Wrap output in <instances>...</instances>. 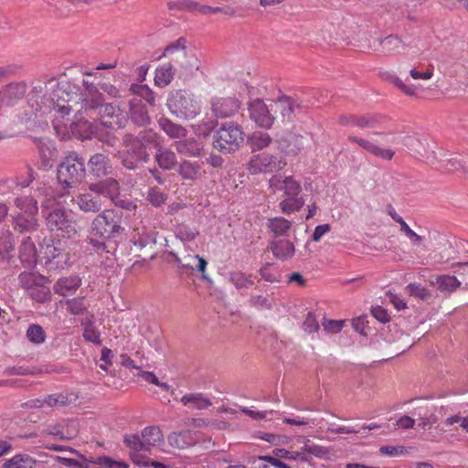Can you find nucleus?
I'll return each mask as SVG.
<instances>
[{
  "label": "nucleus",
  "mask_w": 468,
  "mask_h": 468,
  "mask_svg": "<svg viewBox=\"0 0 468 468\" xmlns=\"http://www.w3.org/2000/svg\"><path fill=\"white\" fill-rule=\"evenodd\" d=\"M83 90H80L76 85L62 80L54 90V96L58 112L62 117L69 114V110L80 103L78 112L84 111L88 118L99 122L102 126L115 130L122 128L127 117L118 106L112 103H104V98L98 91L96 86L87 80H82Z\"/></svg>",
  "instance_id": "1"
},
{
  "label": "nucleus",
  "mask_w": 468,
  "mask_h": 468,
  "mask_svg": "<svg viewBox=\"0 0 468 468\" xmlns=\"http://www.w3.org/2000/svg\"><path fill=\"white\" fill-rule=\"evenodd\" d=\"M58 83L59 82L50 80L47 84L37 82L33 85L27 97V104L31 108V111L30 112H26L25 116L20 117V122L27 123L38 115L42 116L51 110H54L57 115H55L53 126L58 135L62 139L69 137L70 133L81 140L90 139L91 136L96 135L97 124L86 119L88 116L83 110L80 112L77 111L80 109V103L77 106L73 104V108L69 110V112L73 110L76 111L77 114L80 115L79 119L70 122L69 125L64 122V118L69 114L62 117V113L58 112L56 98L54 96V90H56Z\"/></svg>",
  "instance_id": "2"
},
{
  "label": "nucleus",
  "mask_w": 468,
  "mask_h": 468,
  "mask_svg": "<svg viewBox=\"0 0 468 468\" xmlns=\"http://www.w3.org/2000/svg\"><path fill=\"white\" fill-rule=\"evenodd\" d=\"M42 213L48 229L58 236L72 239L78 234L72 211L65 209L55 197H47L42 203Z\"/></svg>",
  "instance_id": "3"
},
{
  "label": "nucleus",
  "mask_w": 468,
  "mask_h": 468,
  "mask_svg": "<svg viewBox=\"0 0 468 468\" xmlns=\"http://www.w3.org/2000/svg\"><path fill=\"white\" fill-rule=\"evenodd\" d=\"M123 230L117 213L114 210L107 209L97 215L92 220L87 241L97 250H104L105 240L120 235Z\"/></svg>",
  "instance_id": "4"
},
{
  "label": "nucleus",
  "mask_w": 468,
  "mask_h": 468,
  "mask_svg": "<svg viewBox=\"0 0 468 468\" xmlns=\"http://www.w3.org/2000/svg\"><path fill=\"white\" fill-rule=\"evenodd\" d=\"M15 209L12 225L15 231L20 234H33L40 227L37 201L31 197H17L14 200Z\"/></svg>",
  "instance_id": "5"
},
{
  "label": "nucleus",
  "mask_w": 468,
  "mask_h": 468,
  "mask_svg": "<svg viewBox=\"0 0 468 468\" xmlns=\"http://www.w3.org/2000/svg\"><path fill=\"white\" fill-rule=\"evenodd\" d=\"M166 106L172 115L185 121L195 119L202 111L201 99L186 90L171 91Z\"/></svg>",
  "instance_id": "6"
},
{
  "label": "nucleus",
  "mask_w": 468,
  "mask_h": 468,
  "mask_svg": "<svg viewBox=\"0 0 468 468\" xmlns=\"http://www.w3.org/2000/svg\"><path fill=\"white\" fill-rule=\"evenodd\" d=\"M269 184L274 191H283L287 196L280 202V207L283 213L291 214L303 207L305 199L299 197L302 191L301 184L292 176L277 174L271 177Z\"/></svg>",
  "instance_id": "7"
},
{
  "label": "nucleus",
  "mask_w": 468,
  "mask_h": 468,
  "mask_svg": "<svg viewBox=\"0 0 468 468\" xmlns=\"http://www.w3.org/2000/svg\"><path fill=\"white\" fill-rule=\"evenodd\" d=\"M84 160L76 153H69L58 167V180L64 189L75 187L85 177Z\"/></svg>",
  "instance_id": "8"
},
{
  "label": "nucleus",
  "mask_w": 468,
  "mask_h": 468,
  "mask_svg": "<svg viewBox=\"0 0 468 468\" xmlns=\"http://www.w3.org/2000/svg\"><path fill=\"white\" fill-rule=\"evenodd\" d=\"M244 135L242 128L238 123L226 122L214 133L213 146L221 152H235L243 144Z\"/></svg>",
  "instance_id": "9"
},
{
  "label": "nucleus",
  "mask_w": 468,
  "mask_h": 468,
  "mask_svg": "<svg viewBox=\"0 0 468 468\" xmlns=\"http://www.w3.org/2000/svg\"><path fill=\"white\" fill-rule=\"evenodd\" d=\"M274 108L275 104L272 101L267 103L261 99H255L249 104L250 117L258 126L269 129L275 120Z\"/></svg>",
  "instance_id": "10"
},
{
  "label": "nucleus",
  "mask_w": 468,
  "mask_h": 468,
  "mask_svg": "<svg viewBox=\"0 0 468 468\" xmlns=\"http://www.w3.org/2000/svg\"><path fill=\"white\" fill-rule=\"evenodd\" d=\"M286 164V161L282 157L264 152L252 155L247 167L250 174L257 175L282 169Z\"/></svg>",
  "instance_id": "11"
},
{
  "label": "nucleus",
  "mask_w": 468,
  "mask_h": 468,
  "mask_svg": "<svg viewBox=\"0 0 468 468\" xmlns=\"http://www.w3.org/2000/svg\"><path fill=\"white\" fill-rule=\"evenodd\" d=\"M39 262L48 270L63 268L68 261V255L61 252V250L55 246L53 240L44 241L40 246Z\"/></svg>",
  "instance_id": "12"
},
{
  "label": "nucleus",
  "mask_w": 468,
  "mask_h": 468,
  "mask_svg": "<svg viewBox=\"0 0 468 468\" xmlns=\"http://www.w3.org/2000/svg\"><path fill=\"white\" fill-rule=\"evenodd\" d=\"M133 146L127 151H132L136 160L146 161L148 154L145 149L150 146H159V135L152 130L144 131L137 138L133 139Z\"/></svg>",
  "instance_id": "13"
},
{
  "label": "nucleus",
  "mask_w": 468,
  "mask_h": 468,
  "mask_svg": "<svg viewBox=\"0 0 468 468\" xmlns=\"http://www.w3.org/2000/svg\"><path fill=\"white\" fill-rule=\"evenodd\" d=\"M310 142L309 135H301L295 133H288L278 139L280 150L288 156L297 155Z\"/></svg>",
  "instance_id": "14"
},
{
  "label": "nucleus",
  "mask_w": 468,
  "mask_h": 468,
  "mask_svg": "<svg viewBox=\"0 0 468 468\" xmlns=\"http://www.w3.org/2000/svg\"><path fill=\"white\" fill-rule=\"evenodd\" d=\"M24 82H13L0 90V109L11 107L21 100L27 92Z\"/></svg>",
  "instance_id": "15"
},
{
  "label": "nucleus",
  "mask_w": 468,
  "mask_h": 468,
  "mask_svg": "<svg viewBox=\"0 0 468 468\" xmlns=\"http://www.w3.org/2000/svg\"><path fill=\"white\" fill-rule=\"evenodd\" d=\"M78 207L86 213H95L101 210L102 199L98 191L91 190L90 186L88 189L79 194L74 199Z\"/></svg>",
  "instance_id": "16"
},
{
  "label": "nucleus",
  "mask_w": 468,
  "mask_h": 468,
  "mask_svg": "<svg viewBox=\"0 0 468 468\" xmlns=\"http://www.w3.org/2000/svg\"><path fill=\"white\" fill-rule=\"evenodd\" d=\"M274 104L275 111L279 110L283 120L288 122L291 121L292 117L304 112L307 109L305 105L287 96L280 97L276 101H274Z\"/></svg>",
  "instance_id": "17"
},
{
  "label": "nucleus",
  "mask_w": 468,
  "mask_h": 468,
  "mask_svg": "<svg viewBox=\"0 0 468 468\" xmlns=\"http://www.w3.org/2000/svg\"><path fill=\"white\" fill-rule=\"evenodd\" d=\"M155 235V231L149 229L145 223L141 220L132 227L130 239L134 246L143 249L150 243L156 242Z\"/></svg>",
  "instance_id": "18"
},
{
  "label": "nucleus",
  "mask_w": 468,
  "mask_h": 468,
  "mask_svg": "<svg viewBox=\"0 0 468 468\" xmlns=\"http://www.w3.org/2000/svg\"><path fill=\"white\" fill-rule=\"evenodd\" d=\"M175 261L180 268L197 271L201 273L204 280H208L206 272L207 262L204 258L187 253L183 256L176 255Z\"/></svg>",
  "instance_id": "19"
},
{
  "label": "nucleus",
  "mask_w": 468,
  "mask_h": 468,
  "mask_svg": "<svg viewBox=\"0 0 468 468\" xmlns=\"http://www.w3.org/2000/svg\"><path fill=\"white\" fill-rule=\"evenodd\" d=\"M239 108V102L233 98H215L211 101V109L217 118L230 117Z\"/></svg>",
  "instance_id": "20"
},
{
  "label": "nucleus",
  "mask_w": 468,
  "mask_h": 468,
  "mask_svg": "<svg viewBox=\"0 0 468 468\" xmlns=\"http://www.w3.org/2000/svg\"><path fill=\"white\" fill-rule=\"evenodd\" d=\"M348 140L350 142L357 144L368 154L381 160L389 161L395 155V151H393L392 149L380 147L367 139L359 138L356 136H349Z\"/></svg>",
  "instance_id": "21"
},
{
  "label": "nucleus",
  "mask_w": 468,
  "mask_h": 468,
  "mask_svg": "<svg viewBox=\"0 0 468 468\" xmlns=\"http://www.w3.org/2000/svg\"><path fill=\"white\" fill-rule=\"evenodd\" d=\"M35 243L30 236H25L19 246V258L21 262L27 266H34L39 261Z\"/></svg>",
  "instance_id": "22"
},
{
  "label": "nucleus",
  "mask_w": 468,
  "mask_h": 468,
  "mask_svg": "<svg viewBox=\"0 0 468 468\" xmlns=\"http://www.w3.org/2000/svg\"><path fill=\"white\" fill-rule=\"evenodd\" d=\"M46 432L60 440H71L78 434V424L74 420H68L47 428Z\"/></svg>",
  "instance_id": "23"
},
{
  "label": "nucleus",
  "mask_w": 468,
  "mask_h": 468,
  "mask_svg": "<svg viewBox=\"0 0 468 468\" xmlns=\"http://www.w3.org/2000/svg\"><path fill=\"white\" fill-rule=\"evenodd\" d=\"M271 250L275 258L287 261L294 255L295 247L290 239L279 238L271 241Z\"/></svg>",
  "instance_id": "24"
},
{
  "label": "nucleus",
  "mask_w": 468,
  "mask_h": 468,
  "mask_svg": "<svg viewBox=\"0 0 468 468\" xmlns=\"http://www.w3.org/2000/svg\"><path fill=\"white\" fill-rule=\"evenodd\" d=\"M90 189L98 191L101 197H108L112 202L118 198L119 184L115 179L109 178L99 183L90 184Z\"/></svg>",
  "instance_id": "25"
},
{
  "label": "nucleus",
  "mask_w": 468,
  "mask_h": 468,
  "mask_svg": "<svg viewBox=\"0 0 468 468\" xmlns=\"http://www.w3.org/2000/svg\"><path fill=\"white\" fill-rule=\"evenodd\" d=\"M81 285V279L79 276H69L58 279L54 284V292L62 296L73 294Z\"/></svg>",
  "instance_id": "26"
},
{
  "label": "nucleus",
  "mask_w": 468,
  "mask_h": 468,
  "mask_svg": "<svg viewBox=\"0 0 468 468\" xmlns=\"http://www.w3.org/2000/svg\"><path fill=\"white\" fill-rule=\"evenodd\" d=\"M88 165L90 173L96 177L108 175L112 169L109 159L102 154L92 155L88 162Z\"/></svg>",
  "instance_id": "27"
},
{
  "label": "nucleus",
  "mask_w": 468,
  "mask_h": 468,
  "mask_svg": "<svg viewBox=\"0 0 468 468\" xmlns=\"http://www.w3.org/2000/svg\"><path fill=\"white\" fill-rule=\"evenodd\" d=\"M76 399L72 395L58 393L52 394L47 397L45 400H32L29 401L30 407L43 408L45 404L48 407H60L73 402Z\"/></svg>",
  "instance_id": "28"
},
{
  "label": "nucleus",
  "mask_w": 468,
  "mask_h": 468,
  "mask_svg": "<svg viewBox=\"0 0 468 468\" xmlns=\"http://www.w3.org/2000/svg\"><path fill=\"white\" fill-rule=\"evenodd\" d=\"M130 112L131 118L135 124L144 126L149 122L148 112L142 105L141 101L137 99L133 100L130 104Z\"/></svg>",
  "instance_id": "29"
},
{
  "label": "nucleus",
  "mask_w": 468,
  "mask_h": 468,
  "mask_svg": "<svg viewBox=\"0 0 468 468\" xmlns=\"http://www.w3.org/2000/svg\"><path fill=\"white\" fill-rule=\"evenodd\" d=\"M19 284L28 291V292L34 289L37 285L42 283H48V280L43 276L34 272H22L18 276Z\"/></svg>",
  "instance_id": "30"
},
{
  "label": "nucleus",
  "mask_w": 468,
  "mask_h": 468,
  "mask_svg": "<svg viewBox=\"0 0 468 468\" xmlns=\"http://www.w3.org/2000/svg\"><path fill=\"white\" fill-rule=\"evenodd\" d=\"M178 173L185 180H197L202 176L200 165L189 161H184L180 164Z\"/></svg>",
  "instance_id": "31"
},
{
  "label": "nucleus",
  "mask_w": 468,
  "mask_h": 468,
  "mask_svg": "<svg viewBox=\"0 0 468 468\" xmlns=\"http://www.w3.org/2000/svg\"><path fill=\"white\" fill-rule=\"evenodd\" d=\"M142 438L146 450L157 446L163 441V433L159 427L150 426L142 431Z\"/></svg>",
  "instance_id": "32"
},
{
  "label": "nucleus",
  "mask_w": 468,
  "mask_h": 468,
  "mask_svg": "<svg viewBox=\"0 0 468 468\" xmlns=\"http://www.w3.org/2000/svg\"><path fill=\"white\" fill-rule=\"evenodd\" d=\"M160 128L171 138L178 139L186 135V130L180 124L175 123L167 118L158 121Z\"/></svg>",
  "instance_id": "33"
},
{
  "label": "nucleus",
  "mask_w": 468,
  "mask_h": 468,
  "mask_svg": "<svg viewBox=\"0 0 468 468\" xmlns=\"http://www.w3.org/2000/svg\"><path fill=\"white\" fill-rule=\"evenodd\" d=\"M37 461L28 454H16L7 460L4 468H35Z\"/></svg>",
  "instance_id": "34"
},
{
  "label": "nucleus",
  "mask_w": 468,
  "mask_h": 468,
  "mask_svg": "<svg viewBox=\"0 0 468 468\" xmlns=\"http://www.w3.org/2000/svg\"><path fill=\"white\" fill-rule=\"evenodd\" d=\"M155 160L158 165L165 170H171L177 162L176 156L173 151L161 147L156 152Z\"/></svg>",
  "instance_id": "35"
},
{
  "label": "nucleus",
  "mask_w": 468,
  "mask_h": 468,
  "mask_svg": "<svg viewBox=\"0 0 468 468\" xmlns=\"http://www.w3.org/2000/svg\"><path fill=\"white\" fill-rule=\"evenodd\" d=\"M185 406L193 407L198 410L207 409L211 405L210 400L201 393H189L181 398Z\"/></svg>",
  "instance_id": "36"
},
{
  "label": "nucleus",
  "mask_w": 468,
  "mask_h": 468,
  "mask_svg": "<svg viewBox=\"0 0 468 468\" xmlns=\"http://www.w3.org/2000/svg\"><path fill=\"white\" fill-rule=\"evenodd\" d=\"M174 70L171 64H163L156 68L154 76V84L158 87L167 86L173 80Z\"/></svg>",
  "instance_id": "37"
},
{
  "label": "nucleus",
  "mask_w": 468,
  "mask_h": 468,
  "mask_svg": "<svg viewBox=\"0 0 468 468\" xmlns=\"http://www.w3.org/2000/svg\"><path fill=\"white\" fill-rule=\"evenodd\" d=\"M271 143V138L270 134L265 132L256 131L248 138V144L252 151H259L266 148Z\"/></svg>",
  "instance_id": "38"
},
{
  "label": "nucleus",
  "mask_w": 468,
  "mask_h": 468,
  "mask_svg": "<svg viewBox=\"0 0 468 468\" xmlns=\"http://www.w3.org/2000/svg\"><path fill=\"white\" fill-rule=\"evenodd\" d=\"M391 81L407 96L417 97L424 90L423 86L420 83H408L407 80H402L396 76L392 78Z\"/></svg>",
  "instance_id": "39"
},
{
  "label": "nucleus",
  "mask_w": 468,
  "mask_h": 468,
  "mask_svg": "<svg viewBox=\"0 0 468 468\" xmlns=\"http://www.w3.org/2000/svg\"><path fill=\"white\" fill-rule=\"evenodd\" d=\"M176 149L178 153L187 156H197L200 154L201 148L195 139H186L176 142Z\"/></svg>",
  "instance_id": "40"
},
{
  "label": "nucleus",
  "mask_w": 468,
  "mask_h": 468,
  "mask_svg": "<svg viewBox=\"0 0 468 468\" xmlns=\"http://www.w3.org/2000/svg\"><path fill=\"white\" fill-rule=\"evenodd\" d=\"M435 284L442 292H452L461 286V282L451 275H440L436 278Z\"/></svg>",
  "instance_id": "41"
},
{
  "label": "nucleus",
  "mask_w": 468,
  "mask_h": 468,
  "mask_svg": "<svg viewBox=\"0 0 468 468\" xmlns=\"http://www.w3.org/2000/svg\"><path fill=\"white\" fill-rule=\"evenodd\" d=\"M229 282L238 290L249 289L254 284V280L251 275H248L239 271L229 273Z\"/></svg>",
  "instance_id": "42"
},
{
  "label": "nucleus",
  "mask_w": 468,
  "mask_h": 468,
  "mask_svg": "<svg viewBox=\"0 0 468 468\" xmlns=\"http://www.w3.org/2000/svg\"><path fill=\"white\" fill-rule=\"evenodd\" d=\"M13 236L9 231H7L0 238V261H8L13 257Z\"/></svg>",
  "instance_id": "43"
},
{
  "label": "nucleus",
  "mask_w": 468,
  "mask_h": 468,
  "mask_svg": "<svg viewBox=\"0 0 468 468\" xmlns=\"http://www.w3.org/2000/svg\"><path fill=\"white\" fill-rule=\"evenodd\" d=\"M168 442L173 447L184 449L193 443V439L189 431L173 432L168 436Z\"/></svg>",
  "instance_id": "44"
},
{
  "label": "nucleus",
  "mask_w": 468,
  "mask_h": 468,
  "mask_svg": "<svg viewBox=\"0 0 468 468\" xmlns=\"http://www.w3.org/2000/svg\"><path fill=\"white\" fill-rule=\"evenodd\" d=\"M291 222L283 218H274L269 220L268 227L271 232L279 239L286 235L291 228Z\"/></svg>",
  "instance_id": "45"
},
{
  "label": "nucleus",
  "mask_w": 468,
  "mask_h": 468,
  "mask_svg": "<svg viewBox=\"0 0 468 468\" xmlns=\"http://www.w3.org/2000/svg\"><path fill=\"white\" fill-rule=\"evenodd\" d=\"M434 69L432 66L418 65L412 67L409 75L415 80H429L433 77Z\"/></svg>",
  "instance_id": "46"
},
{
  "label": "nucleus",
  "mask_w": 468,
  "mask_h": 468,
  "mask_svg": "<svg viewBox=\"0 0 468 468\" xmlns=\"http://www.w3.org/2000/svg\"><path fill=\"white\" fill-rule=\"evenodd\" d=\"M198 235V231L196 228L180 224L176 229V237L183 242H190L194 240Z\"/></svg>",
  "instance_id": "47"
},
{
  "label": "nucleus",
  "mask_w": 468,
  "mask_h": 468,
  "mask_svg": "<svg viewBox=\"0 0 468 468\" xmlns=\"http://www.w3.org/2000/svg\"><path fill=\"white\" fill-rule=\"evenodd\" d=\"M131 91L144 101H146L150 105H154L155 101V97L153 90L144 84H133L131 86Z\"/></svg>",
  "instance_id": "48"
},
{
  "label": "nucleus",
  "mask_w": 468,
  "mask_h": 468,
  "mask_svg": "<svg viewBox=\"0 0 468 468\" xmlns=\"http://www.w3.org/2000/svg\"><path fill=\"white\" fill-rule=\"evenodd\" d=\"M123 442L127 448L133 452H138L146 450L142 436L138 434H127L123 438Z\"/></svg>",
  "instance_id": "49"
},
{
  "label": "nucleus",
  "mask_w": 468,
  "mask_h": 468,
  "mask_svg": "<svg viewBox=\"0 0 468 468\" xmlns=\"http://www.w3.org/2000/svg\"><path fill=\"white\" fill-rule=\"evenodd\" d=\"M47 283H42L41 285H37L34 289H32L28 293L37 303H46L50 300L51 293L50 290Z\"/></svg>",
  "instance_id": "50"
},
{
  "label": "nucleus",
  "mask_w": 468,
  "mask_h": 468,
  "mask_svg": "<svg viewBox=\"0 0 468 468\" xmlns=\"http://www.w3.org/2000/svg\"><path fill=\"white\" fill-rule=\"evenodd\" d=\"M274 457L284 458L292 461H305L306 452L301 451H289L285 449H275L273 451Z\"/></svg>",
  "instance_id": "51"
},
{
  "label": "nucleus",
  "mask_w": 468,
  "mask_h": 468,
  "mask_svg": "<svg viewBox=\"0 0 468 468\" xmlns=\"http://www.w3.org/2000/svg\"><path fill=\"white\" fill-rule=\"evenodd\" d=\"M302 452H306V460L304 462L308 461L309 457L312 455L323 459L327 458L329 454V452L325 447L316 445L314 443H306L302 448Z\"/></svg>",
  "instance_id": "52"
},
{
  "label": "nucleus",
  "mask_w": 468,
  "mask_h": 468,
  "mask_svg": "<svg viewBox=\"0 0 468 468\" xmlns=\"http://www.w3.org/2000/svg\"><path fill=\"white\" fill-rule=\"evenodd\" d=\"M260 463L256 468H290L274 456L261 455L258 457Z\"/></svg>",
  "instance_id": "53"
},
{
  "label": "nucleus",
  "mask_w": 468,
  "mask_h": 468,
  "mask_svg": "<svg viewBox=\"0 0 468 468\" xmlns=\"http://www.w3.org/2000/svg\"><path fill=\"white\" fill-rule=\"evenodd\" d=\"M83 337L85 340L96 345H101V334L93 323L84 324Z\"/></svg>",
  "instance_id": "54"
},
{
  "label": "nucleus",
  "mask_w": 468,
  "mask_h": 468,
  "mask_svg": "<svg viewBox=\"0 0 468 468\" xmlns=\"http://www.w3.org/2000/svg\"><path fill=\"white\" fill-rule=\"evenodd\" d=\"M27 337L34 344H41L46 339V334L40 325L32 324L27 330Z\"/></svg>",
  "instance_id": "55"
},
{
  "label": "nucleus",
  "mask_w": 468,
  "mask_h": 468,
  "mask_svg": "<svg viewBox=\"0 0 468 468\" xmlns=\"http://www.w3.org/2000/svg\"><path fill=\"white\" fill-rule=\"evenodd\" d=\"M185 44V38H178L175 43H172L165 48L164 51L165 56H169L175 53L177 54V58H179L181 56H186Z\"/></svg>",
  "instance_id": "56"
},
{
  "label": "nucleus",
  "mask_w": 468,
  "mask_h": 468,
  "mask_svg": "<svg viewBox=\"0 0 468 468\" xmlns=\"http://www.w3.org/2000/svg\"><path fill=\"white\" fill-rule=\"evenodd\" d=\"M407 292L419 299H426L430 296V292L427 288L422 286L420 283L411 282L406 287Z\"/></svg>",
  "instance_id": "57"
},
{
  "label": "nucleus",
  "mask_w": 468,
  "mask_h": 468,
  "mask_svg": "<svg viewBox=\"0 0 468 468\" xmlns=\"http://www.w3.org/2000/svg\"><path fill=\"white\" fill-rule=\"evenodd\" d=\"M182 57L185 58L186 61L182 62L181 66L186 69V72L193 74L199 69L200 61L195 54H187L186 52V56Z\"/></svg>",
  "instance_id": "58"
},
{
  "label": "nucleus",
  "mask_w": 468,
  "mask_h": 468,
  "mask_svg": "<svg viewBox=\"0 0 468 468\" xmlns=\"http://www.w3.org/2000/svg\"><path fill=\"white\" fill-rule=\"evenodd\" d=\"M342 123L351 124L361 128L372 126V121L367 116H346L341 119Z\"/></svg>",
  "instance_id": "59"
},
{
  "label": "nucleus",
  "mask_w": 468,
  "mask_h": 468,
  "mask_svg": "<svg viewBox=\"0 0 468 468\" xmlns=\"http://www.w3.org/2000/svg\"><path fill=\"white\" fill-rule=\"evenodd\" d=\"M147 199L153 206L159 207L165 202L166 195L159 188L153 187L148 191Z\"/></svg>",
  "instance_id": "60"
},
{
  "label": "nucleus",
  "mask_w": 468,
  "mask_h": 468,
  "mask_svg": "<svg viewBox=\"0 0 468 468\" xmlns=\"http://www.w3.org/2000/svg\"><path fill=\"white\" fill-rule=\"evenodd\" d=\"M41 164L40 168L47 170L53 165V160L56 157L54 149L48 148L47 151L43 148L39 149Z\"/></svg>",
  "instance_id": "61"
},
{
  "label": "nucleus",
  "mask_w": 468,
  "mask_h": 468,
  "mask_svg": "<svg viewBox=\"0 0 468 468\" xmlns=\"http://www.w3.org/2000/svg\"><path fill=\"white\" fill-rule=\"evenodd\" d=\"M260 438L275 446L284 445L290 441V438L288 436L273 433H262Z\"/></svg>",
  "instance_id": "62"
},
{
  "label": "nucleus",
  "mask_w": 468,
  "mask_h": 468,
  "mask_svg": "<svg viewBox=\"0 0 468 468\" xmlns=\"http://www.w3.org/2000/svg\"><path fill=\"white\" fill-rule=\"evenodd\" d=\"M68 311L74 314H81L86 309L83 298H73L67 301Z\"/></svg>",
  "instance_id": "63"
},
{
  "label": "nucleus",
  "mask_w": 468,
  "mask_h": 468,
  "mask_svg": "<svg viewBox=\"0 0 468 468\" xmlns=\"http://www.w3.org/2000/svg\"><path fill=\"white\" fill-rule=\"evenodd\" d=\"M98 463L101 465V468H128L129 465L121 461H115L110 457L102 456L98 460Z\"/></svg>",
  "instance_id": "64"
}]
</instances>
